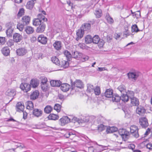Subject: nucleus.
Returning <instances> with one entry per match:
<instances>
[{"instance_id": "nucleus-1", "label": "nucleus", "mask_w": 152, "mask_h": 152, "mask_svg": "<svg viewBox=\"0 0 152 152\" xmlns=\"http://www.w3.org/2000/svg\"><path fill=\"white\" fill-rule=\"evenodd\" d=\"M37 16V18H35L33 21V24L34 26L39 25L43 22H47L48 20L42 14H38Z\"/></svg>"}, {"instance_id": "nucleus-2", "label": "nucleus", "mask_w": 152, "mask_h": 152, "mask_svg": "<svg viewBox=\"0 0 152 152\" xmlns=\"http://www.w3.org/2000/svg\"><path fill=\"white\" fill-rule=\"evenodd\" d=\"M71 89L72 90L74 89L75 87L81 88L83 87V84L82 81L80 80H76L73 82L72 80H70Z\"/></svg>"}, {"instance_id": "nucleus-3", "label": "nucleus", "mask_w": 152, "mask_h": 152, "mask_svg": "<svg viewBox=\"0 0 152 152\" xmlns=\"http://www.w3.org/2000/svg\"><path fill=\"white\" fill-rule=\"evenodd\" d=\"M118 133L121 136L123 140L124 141L127 140L128 137L130 134L129 132L123 129H119Z\"/></svg>"}, {"instance_id": "nucleus-4", "label": "nucleus", "mask_w": 152, "mask_h": 152, "mask_svg": "<svg viewBox=\"0 0 152 152\" xmlns=\"http://www.w3.org/2000/svg\"><path fill=\"white\" fill-rule=\"evenodd\" d=\"M130 133L133 136L136 138L139 137L138 133V129L137 126L135 125L131 126L130 128Z\"/></svg>"}, {"instance_id": "nucleus-5", "label": "nucleus", "mask_w": 152, "mask_h": 152, "mask_svg": "<svg viewBox=\"0 0 152 152\" xmlns=\"http://www.w3.org/2000/svg\"><path fill=\"white\" fill-rule=\"evenodd\" d=\"M139 123L143 128H146L148 126V123L147 118L142 117L140 118Z\"/></svg>"}, {"instance_id": "nucleus-6", "label": "nucleus", "mask_w": 152, "mask_h": 152, "mask_svg": "<svg viewBox=\"0 0 152 152\" xmlns=\"http://www.w3.org/2000/svg\"><path fill=\"white\" fill-rule=\"evenodd\" d=\"M20 88L24 92H27L31 90V86L28 83H23L20 84Z\"/></svg>"}, {"instance_id": "nucleus-7", "label": "nucleus", "mask_w": 152, "mask_h": 152, "mask_svg": "<svg viewBox=\"0 0 152 152\" xmlns=\"http://www.w3.org/2000/svg\"><path fill=\"white\" fill-rule=\"evenodd\" d=\"M127 75L129 79H131L134 81L137 80L139 76L138 73L136 72H129L127 73Z\"/></svg>"}, {"instance_id": "nucleus-8", "label": "nucleus", "mask_w": 152, "mask_h": 152, "mask_svg": "<svg viewBox=\"0 0 152 152\" xmlns=\"http://www.w3.org/2000/svg\"><path fill=\"white\" fill-rule=\"evenodd\" d=\"M27 52V50L24 48H20L16 50V53L18 56H23Z\"/></svg>"}, {"instance_id": "nucleus-9", "label": "nucleus", "mask_w": 152, "mask_h": 152, "mask_svg": "<svg viewBox=\"0 0 152 152\" xmlns=\"http://www.w3.org/2000/svg\"><path fill=\"white\" fill-rule=\"evenodd\" d=\"M59 121L61 123V126H64L65 124L70 122V118L67 116H63L59 120Z\"/></svg>"}, {"instance_id": "nucleus-10", "label": "nucleus", "mask_w": 152, "mask_h": 152, "mask_svg": "<svg viewBox=\"0 0 152 152\" xmlns=\"http://www.w3.org/2000/svg\"><path fill=\"white\" fill-rule=\"evenodd\" d=\"M72 57L78 59L80 58H83L85 60H87L88 58V57L87 58H83V54L82 53H79L78 51L74 52L72 53Z\"/></svg>"}, {"instance_id": "nucleus-11", "label": "nucleus", "mask_w": 152, "mask_h": 152, "mask_svg": "<svg viewBox=\"0 0 152 152\" xmlns=\"http://www.w3.org/2000/svg\"><path fill=\"white\" fill-rule=\"evenodd\" d=\"M43 113L42 111L40 109L35 108L33 111V115L35 117H39L42 116Z\"/></svg>"}, {"instance_id": "nucleus-12", "label": "nucleus", "mask_w": 152, "mask_h": 152, "mask_svg": "<svg viewBox=\"0 0 152 152\" xmlns=\"http://www.w3.org/2000/svg\"><path fill=\"white\" fill-rule=\"evenodd\" d=\"M136 113L140 115H142L146 112L144 107L141 106H139L136 109Z\"/></svg>"}, {"instance_id": "nucleus-13", "label": "nucleus", "mask_w": 152, "mask_h": 152, "mask_svg": "<svg viewBox=\"0 0 152 152\" xmlns=\"http://www.w3.org/2000/svg\"><path fill=\"white\" fill-rule=\"evenodd\" d=\"M80 28L84 31H89L91 28V24L89 23H84L82 25Z\"/></svg>"}, {"instance_id": "nucleus-14", "label": "nucleus", "mask_w": 152, "mask_h": 152, "mask_svg": "<svg viewBox=\"0 0 152 152\" xmlns=\"http://www.w3.org/2000/svg\"><path fill=\"white\" fill-rule=\"evenodd\" d=\"M16 111L20 112L23 111L24 106L23 103L21 102H18L16 105Z\"/></svg>"}, {"instance_id": "nucleus-15", "label": "nucleus", "mask_w": 152, "mask_h": 152, "mask_svg": "<svg viewBox=\"0 0 152 152\" xmlns=\"http://www.w3.org/2000/svg\"><path fill=\"white\" fill-rule=\"evenodd\" d=\"M46 27L45 24L44 22L42 23L39 25V26L37 28L36 31L38 33H41L43 32L45 30Z\"/></svg>"}, {"instance_id": "nucleus-16", "label": "nucleus", "mask_w": 152, "mask_h": 152, "mask_svg": "<svg viewBox=\"0 0 152 152\" xmlns=\"http://www.w3.org/2000/svg\"><path fill=\"white\" fill-rule=\"evenodd\" d=\"M50 83L51 86L53 87H59L62 84L60 80H52L50 81Z\"/></svg>"}, {"instance_id": "nucleus-17", "label": "nucleus", "mask_w": 152, "mask_h": 152, "mask_svg": "<svg viewBox=\"0 0 152 152\" xmlns=\"http://www.w3.org/2000/svg\"><path fill=\"white\" fill-rule=\"evenodd\" d=\"M61 89L63 92L67 91L70 88V85L68 83L61 84Z\"/></svg>"}, {"instance_id": "nucleus-18", "label": "nucleus", "mask_w": 152, "mask_h": 152, "mask_svg": "<svg viewBox=\"0 0 152 152\" xmlns=\"http://www.w3.org/2000/svg\"><path fill=\"white\" fill-rule=\"evenodd\" d=\"M31 86L33 88H35L38 86L39 84V80L37 79H32L30 81Z\"/></svg>"}, {"instance_id": "nucleus-19", "label": "nucleus", "mask_w": 152, "mask_h": 152, "mask_svg": "<svg viewBox=\"0 0 152 152\" xmlns=\"http://www.w3.org/2000/svg\"><path fill=\"white\" fill-rule=\"evenodd\" d=\"M39 95L38 91L36 90L31 93L30 96V99L31 100H35L38 98Z\"/></svg>"}, {"instance_id": "nucleus-20", "label": "nucleus", "mask_w": 152, "mask_h": 152, "mask_svg": "<svg viewBox=\"0 0 152 152\" xmlns=\"http://www.w3.org/2000/svg\"><path fill=\"white\" fill-rule=\"evenodd\" d=\"M2 54L5 56H9L10 53L9 48L8 47L3 48L1 50Z\"/></svg>"}, {"instance_id": "nucleus-21", "label": "nucleus", "mask_w": 152, "mask_h": 152, "mask_svg": "<svg viewBox=\"0 0 152 152\" xmlns=\"http://www.w3.org/2000/svg\"><path fill=\"white\" fill-rule=\"evenodd\" d=\"M30 20V18L28 16H24L22 18V23L25 25L29 24Z\"/></svg>"}, {"instance_id": "nucleus-22", "label": "nucleus", "mask_w": 152, "mask_h": 152, "mask_svg": "<svg viewBox=\"0 0 152 152\" xmlns=\"http://www.w3.org/2000/svg\"><path fill=\"white\" fill-rule=\"evenodd\" d=\"M5 94L10 96H13L16 94L15 90L14 89H9L6 92Z\"/></svg>"}, {"instance_id": "nucleus-23", "label": "nucleus", "mask_w": 152, "mask_h": 152, "mask_svg": "<svg viewBox=\"0 0 152 152\" xmlns=\"http://www.w3.org/2000/svg\"><path fill=\"white\" fill-rule=\"evenodd\" d=\"M131 99V104L133 106H138L139 104L138 99L135 97H132Z\"/></svg>"}, {"instance_id": "nucleus-24", "label": "nucleus", "mask_w": 152, "mask_h": 152, "mask_svg": "<svg viewBox=\"0 0 152 152\" xmlns=\"http://www.w3.org/2000/svg\"><path fill=\"white\" fill-rule=\"evenodd\" d=\"M35 3L34 1L32 0L28 1L26 5V8L30 10H32L34 7Z\"/></svg>"}, {"instance_id": "nucleus-25", "label": "nucleus", "mask_w": 152, "mask_h": 152, "mask_svg": "<svg viewBox=\"0 0 152 152\" xmlns=\"http://www.w3.org/2000/svg\"><path fill=\"white\" fill-rule=\"evenodd\" d=\"M113 95V91L111 89H107L104 93V96L107 98H111Z\"/></svg>"}, {"instance_id": "nucleus-26", "label": "nucleus", "mask_w": 152, "mask_h": 152, "mask_svg": "<svg viewBox=\"0 0 152 152\" xmlns=\"http://www.w3.org/2000/svg\"><path fill=\"white\" fill-rule=\"evenodd\" d=\"M118 89L122 94L126 93V87L124 85L119 86L118 88Z\"/></svg>"}, {"instance_id": "nucleus-27", "label": "nucleus", "mask_w": 152, "mask_h": 152, "mask_svg": "<svg viewBox=\"0 0 152 152\" xmlns=\"http://www.w3.org/2000/svg\"><path fill=\"white\" fill-rule=\"evenodd\" d=\"M112 97V100L113 102H118L121 100V96H119L117 94L113 95Z\"/></svg>"}, {"instance_id": "nucleus-28", "label": "nucleus", "mask_w": 152, "mask_h": 152, "mask_svg": "<svg viewBox=\"0 0 152 152\" xmlns=\"http://www.w3.org/2000/svg\"><path fill=\"white\" fill-rule=\"evenodd\" d=\"M70 118V122L75 123L77 122L79 123H83V121L81 120H80L79 118L75 117H73L72 116H69Z\"/></svg>"}, {"instance_id": "nucleus-29", "label": "nucleus", "mask_w": 152, "mask_h": 152, "mask_svg": "<svg viewBox=\"0 0 152 152\" xmlns=\"http://www.w3.org/2000/svg\"><path fill=\"white\" fill-rule=\"evenodd\" d=\"M118 130V128L114 126L109 127V128H107L106 130L107 133H112L116 132Z\"/></svg>"}, {"instance_id": "nucleus-30", "label": "nucleus", "mask_w": 152, "mask_h": 152, "mask_svg": "<svg viewBox=\"0 0 152 152\" xmlns=\"http://www.w3.org/2000/svg\"><path fill=\"white\" fill-rule=\"evenodd\" d=\"M121 96V99L124 102H127L130 98L127 93L124 94Z\"/></svg>"}, {"instance_id": "nucleus-31", "label": "nucleus", "mask_w": 152, "mask_h": 152, "mask_svg": "<svg viewBox=\"0 0 152 152\" xmlns=\"http://www.w3.org/2000/svg\"><path fill=\"white\" fill-rule=\"evenodd\" d=\"M84 31L82 29H81V28L78 29L76 32V34L77 36V38H82L84 34Z\"/></svg>"}, {"instance_id": "nucleus-32", "label": "nucleus", "mask_w": 152, "mask_h": 152, "mask_svg": "<svg viewBox=\"0 0 152 152\" xmlns=\"http://www.w3.org/2000/svg\"><path fill=\"white\" fill-rule=\"evenodd\" d=\"M53 107L50 105H47L44 108V112L47 114L50 113L52 110Z\"/></svg>"}, {"instance_id": "nucleus-33", "label": "nucleus", "mask_w": 152, "mask_h": 152, "mask_svg": "<svg viewBox=\"0 0 152 152\" xmlns=\"http://www.w3.org/2000/svg\"><path fill=\"white\" fill-rule=\"evenodd\" d=\"M61 67H63L64 68H67L69 66V63L68 61L63 60L60 63V64Z\"/></svg>"}, {"instance_id": "nucleus-34", "label": "nucleus", "mask_w": 152, "mask_h": 152, "mask_svg": "<svg viewBox=\"0 0 152 152\" xmlns=\"http://www.w3.org/2000/svg\"><path fill=\"white\" fill-rule=\"evenodd\" d=\"M64 53L67 58V60L70 61L72 57V56L69 51L67 50H65L64 52Z\"/></svg>"}, {"instance_id": "nucleus-35", "label": "nucleus", "mask_w": 152, "mask_h": 152, "mask_svg": "<svg viewBox=\"0 0 152 152\" xmlns=\"http://www.w3.org/2000/svg\"><path fill=\"white\" fill-rule=\"evenodd\" d=\"M58 115L53 113L50 114L48 116L49 119L50 120H56L58 119Z\"/></svg>"}, {"instance_id": "nucleus-36", "label": "nucleus", "mask_w": 152, "mask_h": 152, "mask_svg": "<svg viewBox=\"0 0 152 152\" xmlns=\"http://www.w3.org/2000/svg\"><path fill=\"white\" fill-rule=\"evenodd\" d=\"M13 31V29L10 26L9 27L6 31V33L7 36L8 37H12V32Z\"/></svg>"}, {"instance_id": "nucleus-37", "label": "nucleus", "mask_w": 152, "mask_h": 152, "mask_svg": "<svg viewBox=\"0 0 152 152\" xmlns=\"http://www.w3.org/2000/svg\"><path fill=\"white\" fill-rule=\"evenodd\" d=\"M26 108L29 110H32L34 108V104L31 101H28L27 102Z\"/></svg>"}, {"instance_id": "nucleus-38", "label": "nucleus", "mask_w": 152, "mask_h": 152, "mask_svg": "<svg viewBox=\"0 0 152 152\" xmlns=\"http://www.w3.org/2000/svg\"><path fill=\"white\" fill-rule=\"evenodd\" d=\"M94 14L97 18H100L102 15V10L100 9L96 10L95 11Z\"/></svg>"}, {"instance_id": "nucleus-39", "label": "nucleus", "mask_w": 152, "mask_h": 152, "mask_svg": "<svg viewBox=\"0 0 152 152\" xmlns=\"http://www.w3.org/2000/svg\"><path fill=\"white\" fill-rule=\"evenodd\" d=\"M53 45L55 48L57 50L60 49L61 47V43L60 41L56 42Z\"/></svg>"}, {"instance_id": "nucleus-40", "label": "nucleus", "mask_w": 152, "mask_h": 152, "mask_svg": "<svg viewBox=\"0 0 152 152\" xmlns=\"http://www.w3.org/2000/svg\"><path fill=\"white\" fill-rule=\"evenodd\" d=\"M26 33L28 34L32 33L34 31L33 28L31 26H27L25 30Z\"/></svg>"}, {"instance_id": "nucleus-41", "label": "nucleus", "mask_w": 152, "mask_h": 152, "mask_svg": "<svg viewBox=\"0 0 152 152\" xmlns=\"http://www.w3.org/2000/svg\"><path fill=\"white\" fill-rule=\"evenodd\" d=\"M52 62L56 65H59L60 64V61L56 56L52 57L51 58Z\"/></svg>"}, {"instance_id": "nucleus-42", "label": "nucleus", "mask_w": 152, "mask_h": 152, "mask_svg": "<svg viewBox=\"0 0 152 152\" xmlns=\"http://www.w3.org/2000/svg\"><path fill=\"white\" fill-rule=\"evenodd\" d=\"M41 88L43 91H46L48 89V85L47 83L41 84Z\"/></svg>"}, {"instance_id": "nucleus-43", "label": "nucleus", "mask_w": 152, "mask_h": 152, "mask_svg": "<svg viewBox=\"0 0 152 152\" xmlns=\"http://www.w3.org/2000/svg\"><path fill=\"white\" fill-rule=\"evenodd\" d=\"M131 28L132 32H137L140 31V30L138 29L137 26L136 24L133 25L132 26Z\"/></svg>"}, {"instance_id": "nucleus-44", "label": "nucleus", "mask_w": 152, "mask_h": 152, "mask_svg": "<svg viewBox=\"0 0 152 152\" xmlns=\"http://www.w3.org/2000/svg\"><path fill=\"white\" fill-rule=\"evenodd\" d=\"M93 91H94L95 94L96 95H98L100 93V88L99 86H96V88L94 89Z\"/></svg>"}, {"instance_id": "nucleus-45", "label": "nucleus", "mask_w": 152, "mask_h": 152, "mask_svg": "<svg viewBox=\"0 0 152 152\" xmlns=\"http://www.w3.org/2000/svg\"><path fill=\"white\" fill-rule=\"evenodd\" d=\"M106 126L103 125L102 124H101L98 126V129L99 132H102L105 130Z\"/></svg>"}, {"instance_id": "nucleus-46", "label": "nucleus", "mask_w": 152, "mask_h": 152, "mask_svg": "<svg viewBox=\"0 0 152 152\" xmlns=\"http://www.w3.org/2000/svg\"><path fill=\"white\" fill-rule=\"evenodd\" d=\"M94 89V86L93 85L91 84H88L87 90L88 92L90 93L91 92L93 91Z\"/></svg>"}, {"instance_id": "nucleus-47", "label": "nucleus", "mask_w": 152, "mask_h": 152, "mask_svg": "<svg viewBox=\"0 0 152 152\" xmlns=\"http://www.w3.org/2000/svg\"><path fill=\"white\" fill-rule=\"evenodd\" d=\"M106 18L107 22L109 24H111L114 22L113 19L109 15L108 16H107Z\"/></svg>"}, {"instance_id": "nucleus-48", "label": "nucleus", "mask_w": 152, "mask_h": 152, "mask_svg": "<svg viewBox=\"0 0 152 152\" xmlns=\"http://www.w3.org/2000/svg\"><path fill=\"white\" fill-rule=\"evenodd\" d=\"M24 10L23 8L20 9L17 14V16L18 17H21L24 15Z\"/></svg>"}, {"instance_id": "nucleus-49", "label": "nucleus", "mask_w": 152, "mask_h": 152, "mask_svg": "<svg viewBox=\"0 0 152 152\" xmlns=\"http://www.w3.org/2000/svg\"><path fill=\"white\" fill-rule=\"evenodd\" d=\"M104 42L103 39H99L98 41V44L99 47L100 48L102 47L104 45Z\"/></svg>"}, {"instance_id": "nucleus-50", "label": "nucleus", "mask_w": 152, "mask_h": 152, "mask_svg": "<svg viewBox=\"0 0 152 152\" xmlns=\"http://www.w3.org/2000/svg\"><path fill=\"white\" fill-rule=\"evenodd\" d=\"M24 26L25 25H23L22 23L21 24L19 23L17 25V28L20 31H21L23 30Z\"/></svg>"}, {"instance_id": "nucleus-51", "label": "nucleus", "mask_w": 152, "mask_h": 152, "mask_svg": "<svg viewBox=\"0 0 152 152\" xmlns=\"http://www.w3.org/2000/svg\"><path fill=\"white\" fill-rule=\"evenodd\" d=\"M38 41L43 44L46 43L47 42V39H37Z\"/></svg>"}, {"instance_id": "nucleus-52", "label": "nucleus", "mask_w": 152, "mask_h": 152, "mask_svg": "<svg viewBox=\"0 0 152 152\" xmlns=\"http://www.w3.org/2000/svg\"><path fill=\"white\" fill-rule=\"evenodd\" d=\"M54 109L58 112H59L61 109V105L59 104H56L54 106Z\"/></svg>"}, {"instance_id": "nucleus-53", "label": "nucleus", "mask_w": 152, "mask_h": 152, "mask_svg": "<svg viewBox=\"0 0 152 152\" xmlns=\"http://www.w3.org/2000/svg\"><path fill=\"white\" fill-rule=\"evenodd\" d=\"M134 15H133V16H135L137 18H139L141 17L140 12V11H137L134 12Z\"/></svg>"}, {"instance_id": "nucleus-54", "label": "nucleus", "mask_w": 152, "mask_h": 152, "mask_svg": "<svg viewBox=\"0 0 152 152\" xmlns=\"http://www.w3.org/2000/svg\"><path fill=\"white\" fill-rule=\"evenodd\" d=\"M47 78L45 77H43L41 79V85L47 84Z\"/></svg>"}, {"instance_id": "nucleus-55", "label": "nucleus", "mask_w": 152, "mask_h": 152, "mask_svg": "<svg viewBox=\"0 0 152 152\" xmlns=\"http://www.w3.org/2000/svg\"><path fill=\"white\" fill-rule=\"evenodd\" d=\"M85 38H99V37L98 35H97L93 36L89 34L86 35Z\"/></svg>"}, {"instance_id": "nucleus-56", "label": "nucleus", "mask_w": 152, "mask_h": 152, "mask_svg": "<svg viewBox=\"0 0 152 152\" xmlns=\"http://www.w3.org/2000/svg\"><path fill=\"white\" fill-rule=\"evenodd\" d=\"M94 39H85V42L86 44L91 43L93 42Z\"/></svg>"}, {"instance_id": "nucleus-57", "label": "nucleus", "mask_w": 152, "mask_h": 152, "mask_svg": "<svg viewBox=\"0 0 152 152\" xmlns=\"http://www.w3.org/2000/svg\"><path fill=\"white\" fill-rule=\"evenodd\" d=\"M134 93L133 91H129V93H128V96L130 98V99H131L132 97H134Z\"/></svg>"}, {"instance_id": "nucleus-58", "label": "nucleus", "mask_w": 152, "mask_h": 152, "mask_svg": "<svg viewBox=\"0 0 152 152\" xmlns=\"http://www.w3.org/2000/svg\"><path fill=\"white\" fill-rule=\"evenodd\" d=\"M103 119L104 118L102 116H100L97 119L98 123H100L101 124H103Z\"/></svg>"}, {"instance_id": "nucleus-59", "label": "nucleus", "mask_w": 152, "mask_h": 152, "mask_svg": "<svg viewBox=\"0 0 152 152\" xmlns=\"http://www.w3.org/2000/svg\"><path fill=\"white\" fill-rule=\"evenodd\" d=\"M70 139H72L73 138L76 136L75 132L74 131L70 132Z\"/></svg>"}, {"instance_id": "nucleus-60", "label": "nucleus", "mask_w": 152, "mask_h": 152, "mask_svg": "<svg viewBox=\"0 0 152 152\" xmlns=\"http://www.w3.org/2000/svg\"><path fill=\"white\" fill-rule=\"evenodd\" d=\"M125 30V31L124 32V37H127V36L131 35V34L129 33V31L128 29H126Z\"/></svg>"}, {"instance_id": "nucleus-61", "label": "nucleus", "mask_w": 152, "mask_h": 152, "mask_svg": "<svg viewBox=\"0 0 152 152\" xmlns=\"http://www.w3.org/2000/svg\"><path fill=\"white\" fill-rule=\"evenodd\" d=\"M22 36L19 34L15 33L13 35V38H21Z\"/></svg>"}, {"instance_id": "nucleus-62", "label": "nucleus", "mask_w": 152, "mask_h": 152, "mask_svg": "<svg viewBox=\"0 0 152 152\" xmlns=\"http://www.w3.org/2000/svg\"><path fill=\"white\" fill-rule=\"evenodd\" d=\"M13 42L14 41L12 39H10L9 42H7V44L9 46L11 47L13 45Z\"/></svg>"}, {"instance_id": "nucleus-63", "label": "nucleus", "mask_w": 152, "mask_h": 152, "mask_svg": "<svg viewBox=\"0 0 152 152\" xmlns=\"http://www.w3.org/2000/svg\"><path fill=\"white\" fill-rule=\"evenodd\" d=\"M58 97L62 101L64 99V96L61 94H59Z\"/></svg>"}, {"instance_id": "nucleus-64", "label": "nucleus", "mask_w": 152, "mask_h": 152, "mask_svg": "<svg viewBox=\"0 0 152 152\" xmlns=\"http://www.w3.org/2000/svg\"><path fill=\"white\" fill-rule=\"evenodd\" d=\"M78 46L82 49H85L86 48V46L84 43H80L79 44Z\"/></svg>"}]
</instances>
